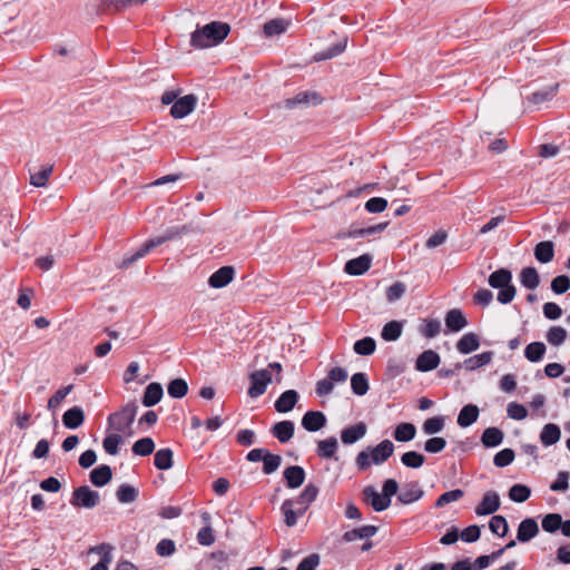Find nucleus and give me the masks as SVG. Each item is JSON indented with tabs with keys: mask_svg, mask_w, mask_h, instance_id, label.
Masks as SVG:
<instances>
[{
	"mask_svg": "<svg viewBox=\"0 0 570 570\" xmlns=\"http://www.w3.org/2000/svg\"><path fill=\"white\" fill-rule=\"evenodd\" d=\"M542 529L548 533H554L562 527V517L559 513H549L542 518Z\"/></svg>",
	"mask_w": 570,
	"mask_h": 570,
	"instance_id": "79ce46f5",
	"label": "nucleus"
},
{
	"mask_svg": "<svg viewBox=\"0 0 570 570\" xmlns=\"http://www.w3.org/2000/svg\"><path fill=\"white\" fill-rule=\"evenodd\" d=\"M85 422V412L80 406L67 410L62 415V423L67 429H78Z\"/></svg>",
	"mask_w": 570,
	"mask_h": 570,
	"instance_id": "a211bd4d",
	"label": "nucleus"
},
{
	"mask_svg": "<svg viewBox=\"0 0 570 570\" xmlns=\"http://www.w3.org/2000/svg\"><path fill=\"white\" fill-rule=\"evenodd\" d=\"M185 227L178 228H169L165 233H163L159 236L153 237L149 240H147L139 249H137L135 253L126 256L122 258V261L119 263L120 268H126L137 262L138 259L142 258L145 255H147L151 249L156 248L157 246L169 242L178 236H180L183 233H185Z\"/></svg>",
	"mask_w": 570,
	"mask_h": 570,
	"instance_id": "20e7f679",
	"label": "nucleus"
},
{
	"mask_svg": "<svg viewBox=\"0 0 570 570\" xmlns=\"http://www.w3.org/2000/svg\"><path fill=\"white\" fill-rule=\"evenodd\" d=\"M567 331L561 326L551 327L546 335L548 343L553 346H560L563 344L567 340Z\"/></svg>",
	"mask_w": 570,
	"mask_h": 570,
	"instance_id": "864d4df0",
	"label": "nucleus"
},
{
	"mask_svg": "<svg viewBox=\"0 0 570 570\" xmlns=\"http://www.w3.org/2000/svg\"><path fill=\"white\" fill-rule=\"evenodd\" d=\"M173 456L170 449H160L155 454L154 464L158 470H169L173 466Z\"/></svg>",
	"mask_w": 570,
	"mask_h": 570,
	"instance_id": "4c0bfd02",
	"label": "nucleus"
},
{
	"mask_svg": "<svg viewBox=\"0 0 570 570\" xmlns=\"http://www.w3.org/2000/svg\"><path fill=\"white\" fill-rule=\"evenodd\" d=\"M416 429L412 423H400L393 433L397 442H409L415 438Z\"/></svg>",
	"mask_w": 570,
	"mask_h": 570,
	"instance_id": "e433bc0d",
	"label": "nucleus"
},
{
	"mask_svg": "<svg viewBox=\"0 0 570 570\" xmlns=\"http://www.w3.org/2000/svg\"><path fill=\"white\" fill-rule=\"evenodd\" d=\"M73 390V385H67L59 389L49 400L47 407L49 411L55 412L63 402V400L69 395V393Z\"/></svg>",
	"mask_w": 570,
	"mask_h": 570,
	"instance_id": "a19ab883",
	"label": "nucleus"
},
{
	"mask_svg": "<svg viewBox=\"0 0 570 570\" xmlns=\"http://www.w3.org/2000/svg\"><path fill=\"white\" fill-rule=\"evenodd\" d=\"M250 386L248 389V395L252 399H256L263 395L267 386L272 383V374L268 368H263L253 372L249 375Z\"/></svg>",
	"mask_w": 570,
	"mask_h": 570,
	"instance_id": "423d86ee",
	"label": "nucleus"
},
{
	"mask_svg": "<svg viewBox=\"0 0 570 570\" xmlns=\"http://www.w3.org/2000/svg\"><path fill=\"white\" fill-rule=\"evenodd\" d=\"M479 414L480 410L476 405L466 404L461 409L458 415L456 423L461 428H468L472 425L474 422H476Z\"/></svg>",
	"mask_w": 570,
	"mask_h": 570,
	"instance_id": "4be33fe9",
	"label": "nucleus"
},
{
	"mask_svg": "<svg viewBox=\"0 0 570 570\" xmlns=\"http://www.w3.org/2000/svg\"><path fill=\"white\" fill-rule=\"evenodd\" d=\"M351 387L354 394L363 396L368 392V381L364 373H355L351 377Z\"/></svg>",
	"mask_w": 570,
	"mask_h": 570,
	"instance_id": "58836bf2",
	"label": "nucleus"
},
{
	"mask_svg": "<svg viewBox=\"0 0 570 570\" xmlns=\"http://www.w3.org/2000/svg\"><path fill=\"white\" fill-rule=\"evenodd\" d=\"M116 495L119 502L131 503L137 499L138 491L130 484H121L118 488Z\"/></svg>",
	"mask_w": 570,
	"mask_h": 570,
	"instance_id": "6e6d98bb",
	"label": "nucleus"
},
{
	"mask_svg": "<svg viewBox=\"0 0 570 570\" xmlns=\"http://www.w3.org/2000/svg\"><path fill=\"white\" fill-rule=\"evenodd\" d=\"M294 423L292 421H281L272 428V434L282 443L288 442L294 435Z\"/></svg>",
	"mask_w": 570,
	"mask_h": 570,
	"instance_id": "5701e85b",
	"label": "nucleus"
},
{
	"mask_svg": "<svg viewBox=\"0 0 570 570\" xmlns=\"http://www.w3.org/2000/svg\"><path fill=\"white\" fill-rule=\"evenodd\" d=\"M53 166L48 165L42 167L39 171L31 174L30 176V184L35 187H45L47 185V181L52 174Z\"/></svg>",
	"mask_w": 570,
	"mask_h": 570,
	"instance_id": "603ef678",
	"label": "nucleus"
},
{
	"mask_svg": "<svg viewBox=\"0 0 570 570\" xmlns=\"http://www.w3.org/2000/svg\"><path fill=\"white\" fill-rule=\"evenodd\" d=\"M570 288V278L567 275H560L552 279L551 289L556 294H563Z\"/></svg>",
	"mask_w": 570,
	"mask_h": 570,
	"instance_id": "774afa93",
	"label": "nucleus"
},
{
	"mask_svg": "<svg viewBox=\"0 0 570 570\" xmlns=\"http://www.w3.org/2000/svg\"><path fill=\"white\" fill-rule=\"evenodd\" d=\"M387 227V223H380L366 228H352L347 233L342 234L340 237L360 238L367 237L374 234L382 233Z\"/></svg>",
	"mask_w": 570,
	"mask_h": 570,
	"instance_id": "c756f323",
	"label": "nucleus"
},
{
	"mask_svg": "<svg viewBox=\"0 0 570 570\" xmlns=\"http://www.w3.org/2000/svg\"><path fill=\"white\" fill-rule=\"evenodd\" d=\"M401 462L406 468L419 469L424 464L425 458L416 451H409L401 456Z\"/></svg>",
	"mask_w": 570,
	"mask_h": 570,
	"instance_id": "37998d69",
	"label": "nucleus"
},
{
	"mask_svg": "<svg viewBox=\"0 0 570 570\" xmlns=\"http://www.w3.org/2000/svg\"><path fill=\"white\" fill-rule=\"evenodd\" d=\"M521 284L529 289H535L540 284L538 271L534 267H525L520 273Z\"/></svg>",
	"mask_w": 570,
	"mask_h": 570,
	"instance_id": "c9c22d12",
	"label": "nucleus"
},
{
	"mask_svg": "<svg viewBox=\"0 0 570 570\" xmlns=\"http://www.w3.org/2000/svg\"><path fill=\"white\" fill-rule=\"evenodd\" d=\"M363 501L376 512L386 510L391 505V499L379 493L372 485L365 487L362 491Z\"/></svg>",
	"mask_w": 570,
	"mask_h": 570,
	"instance_id": "6e6552de",
	"label": "nucleus"
},
{
	"mask_svg": "<svg viewBox=\"0 0 570 570\" xmlns=\"http://www.w3.org/2000/svg\"><path fill=\"white\" fill-rule=\"evenodd\" d=\"M367 426L364 422H358L342 430L341 440L344 444L350 445L363 439L366 434Z\"/></svg>",
	"mask_w": 570,
	"mask_h": 570,
	"instance_id": "2eb2a0df",
	"label": "nucleus"
},
{
	"mask_svg": "<svg viewBox=\"0 0 570 570\" xmlns=\"http://www.w3.org/2000/svg\"><path fill=\"white\" fill-rule=\"evenodd\" d=\"M503 432L498 428H488L483 431L481 441L485 448H494L502 443Z\"/></svg>",
	"mask_w": 570,
	"mask_h": 570,
	"instance_id": "72a5a7b5",
	"label": "nucleus"
},
{
	"mask_svg": "<svg viewBox=\"0 0 570 570\" xmlns=\"http://www.w3.org/2000/svg\"><path fill=\"white\" fill-rule=\"evenodd\" d=\"M531 491L527 485L514 484L509 490V498L518 503H522L530 498Z\"/></svg>",
	"mask_w": 570,
	"mask_h": 570,
	"instance_id": "13d9d810",
	"label": "nucleus"
},
{
	"mask_svg": "<svg viewBox=\"0 0 570 570\" xmlns=\"http://www.w3.org/2000/svg\"><path fill=\"white\" fill-rule=\"evenodd\" d=\"M298 393L295 390H287L281 394V396L275 402V410L279 413H287L292 411L297 401Z\"/></svg>",
	"mask_w": 570,
	"mask_h": 570,
	"instance_id": "f3484780",
	"label": "nucleus"
},
{
	"mask_svg": "<svg viewBox=\"0 0 570 570\" xmlns=\"http://www.w3.org/2000/svg\"><path fill=\"white\" fill-rule=\"evenodd\" d=\"M337 450V440L335 438H328L326 440L318 441L317 452L323 458H332Z\"/></svg>",
	"mask_w": 570,
	"mask_h": 570,
	"instance_id": "4d7b16f0",
	"label": "nucleus"
},
{
	"mask_svg": "<svg viewBox=\"0 0 570 570\" xmlns=\"http://www.w3.org/2000/svg\"><path fill=\"white\" fill-rule=\"evenodd\" d=\"M539 532L538 523L534 519H524L518 528L517 539L520 542H528L533 539Z\"/></svg>",
	"mask_w": 570,
	"mask_h": 570,
	"instance_id": "aec40b11",
	"label": "nucleus"
},
{
	"mask_svg": "<svg viewBox=\"0 0 570 570\" xmlns=\"http://www.w3.org/2000/svg\"><path fill=\"white\" fill-rule=\"evenodd\" d=\"M376 343L372 337H364L354 343L353 350L358 355H371L375 352Z\"/></svg>",
	"mask_w": 570,
	"mask_h": 570,
	"instance_id": "c03bdc74",
	"label": "nucleus"
},
{
	"mask_svg": "<svg viewBox=\"0 0 570 570\" xmlns=\"http://www.w3.org/2000/svg\"><path fill=\"white\" fill-rule=\"evenodd\" d=\"M480 347V340L475 333L464 334L456 343V348L461 354H470Z\"/></svg>",
	"mask_w": 570,
	"mask_h": 570,
	"instance_id": "a878e982",
	"label": "nucleus"
},
{
	"mask_svg": "<svg viewBox=\"0 0 570 570\" xmlns=\"http://www.w3.org/2000/svg\"><path fill=\"white\" fill-rule=\"evenodd\" d=\"M508 416L513 420H524L528 415L527 409L517 402H510L507 406Z\"/></svg>",
	"mask_w": 570,
	"mask_h": 570,
	"instance_id": "69168bd1",
	"label": "nucleus"
},
{
	"mask_svg": "<svg viewBox=\"0 0 570 570\" xmlns=\"http://www.w3.org/2000/svg\"><path fill=\"white\" fill-rule=\"evenodd\" d=\"M464 495V492L460 489L451 490L444 492L435 502L436 508H442L449 503L455 502L460 500Z\"/></svg>",
	"mask_w": 570,
	"mask_h": 570,
	"instance_id": "e2e57ef3",
	"label": "nucleus"
},
{
	"mask_svg": "<svg viewBox=\"0 0 570 570\" xmlns=\"http://www.w3.org/2000/svg\"><path fill=\"white\" fill-rule=\"evenodd\" d=\"M377 532V528L375 525H363L350 531H346L342 535V540L344 542H354L356 540H370Z\"/></svg>",
	"mask_w": 570,
	"mask_h": 570,
	"instance_id": "dca6fc26",
	"label": "nucleus"
},
{
	"mask_svg": "<svg viewBox=\"0 0 570 570\" xmlns=\"http://www.w3.org/2000/svg\"><path fill=\"white\" fill-rule=\"evenodd\" d=\"M500 508V497L494 491H488L483 494L481 502L475 507L478 515H489Z\"/></svg>",
	"mask_w": 570,
	"mask_h": 570,
	"instance_id": "9d476101",
	"label": "nucleus"
},
{
	"mask_svg": "<svg viewBox=\"0 0 570 570\" xmlns=\"http://www.w3.org/2000/svg\"><path fill=\"white\" fill-rule=\"evenodd\" d=\"M198 98L193 95L179 97L170 108V115L175 119H181L191 114L197 105Z\"/></svg>",
	"mask_w": 570,
	"mask_h": 570,
	"instance_id": "0eeeda50",
	"label": "nucleus"
},
{
	"mask_svg": "<svg viewBox=\"0 0 570 570\" xmlns=\"http://www.w3.org/2000/svg\"><path fill=\"white\" fill-rule=\"evenodd\" d=\"M422 429L426 435L436 434L444 429V419L441 416L430 417L423 423Z\"/></svg>",
	"mask_w": 570,
	"mask_h": 570,
	"instance_id": "bf43d9fd",
	"label": "nucleus"
},
{
	"mask_svg": "<svg viewBox=\"0 0 570 570\" xmlns=\"http://www.w3.org/2000/svg\"><path fill=\"white\" fill-rule=\"evenodd\" d=\"M155 450V443L151 438H142L136 441L132 445V452L136 455L147 456Z\"/></svg>",
	"mask_w": 570,
	"mask_h": 570,
	"instance_id": "de8ad7c7",
	"label": "nucleus"
},
{
	"mask_svg": "<svg viewBox=\"0 0 570 570\" xmlns=\"http://www.w3.org/2000/svg\"><path fill=\"white\" fill-rule=\"evenodd\" d=\"M124 441V435L110 431V433L104 439L102 446L104 450L110 454L116 455L118 453V446Z\"/></svg>",
	"mask_w": 570,
	"mask_h": 570,
	"instance_id": "ea45409f",
	"label": "nucleus"
},
{
	"mask_svg": "<svg viewBox=\"0 0 570 570\" xmlns=\"http://www.w3.org/2000/svg\"><path fill=\"white\" fill-rule=\"evenodd\" d=\"M445 325L449 331L459 332L468 325V321L461 309L453 308L445 315Z\"/></svg>",
	"mask_w": 570,
	"mask_h": 570,
	"instance_id": "412c9836",
	"label": "nucleus"
},
{
	"mask_svg": "<svg viewBox=\"0 0 570 570\" xmlns=\"http://www.w3.org/2000/svg\"><path fill=\"white\" fill-rule=\"evenodd\" d=\"M372 257L368 254H363L356 258L350 259L344 267V271L350 275H362L370 269Z\"/></svg>",
	"mask_w": 570,
	"mask_h": 570,
	"instance_id": "4468645a",
	"label": "nucleus"
},
{
	"mask_svg": "<svg viewBox=\"0 0 570 570\" xmlns=\"http://www.w3.org/2000/svg\"><path fill=\"white\" fill-rule=\"evenodd\" d=\"M138 411L136 402H129L118 411L111 413L107 419L108 430L124 436H132V423Z\"/></svg>",
	"mask_w": 570,
	"mask_h": 570,
	"instance_id": "f03ea898",
	"label": "nucleus"
},
{
	"mask_svg": "<svg viewBox=\"0 0 570 570\" xmlns=\"http://www.w3.org/2000/svg\"><path fill=\"white\" fill-rule=\"evenodd\" d=\"M441 331V323L438 320H424V325L420 328L422 335L428 338H433L439 335Z\"/></svg>",
	"mask_w": 570,
	"mask_h": 570,
	"instance_id": "680f3d73",
	"label": "nucleus"
},
{
	"mask_svg": "<svg viewBox=\"0 0 570 570\" xmlns=\"http://www.w3.org/2000/svg\"><path fill=\"white\" fill-rule=\"evenodd\" d=\"M167 391L171 397L181 399L188 392V384L183 379H175L168 384Z\"/></svg>",
	"mask_w": 570,
	"mask_h": 570,
	"instance_id": "8fccbe9b",
	"label": "nucleus"
},
{
	"mask_svg": "<svg viewBox=\"0 0 570 570\" xmlns=\"http://www.w3.org/2000/svg\"><path fill=\"white\" fill-rule=\"evenodd\" d=\"M317 102V96L315 94L301 92L292 99L286 100L287 108H295L296 106H307Z\"/></svg>",
	"mask_w": 570,
	"mask_h": 570,
	"instance_id": "3c124183",
	"label": "nucleus"
},
{
	"mask_svg": "<svg viewBox=\"0 0 570 570\" xmlns=\"http://www.w3.org/2000/svg\"><path fill=\"white\" fill-rule=\"evenodd\" d=\"M557 86L548 87L532 94L531 101L535 105L551 100L556 95Z\"/></svg>",
	"mask_w": 570,
	"mask_h": 570,
	"instance_id": "0e129e2a",
	"label": "nucleus"
},
{
	"mask_svg": "<svg viewBox=\"0 0 570 570\" xmlns=\"http://www.w3.org/2000/svg\"><path fill=\"white\" fill-rule=\"evenodd\" d=\"M492 357L493 352H483L466 358L460 366L464 367L466 371H474L479 367L488 365L492 361Z\"/></svg>",
	"mask_w": 570,
	"mask_h": 570,
	"instance_id": "7c9ffc66",
	"label": "nucleus"
},
{
	"mask_svg": "<svg viewBox=\"0 0 570 570\" xmlns=\"http://www.w3.org/2000/svg\"><path fill=\"white\" fill-rule=\"evenodd\" d=\"M227 23L214 21L191 33L190 43L198 49H206L222 42L229 33Z\"/></svg>",
	"mask_w": 570,
	"mask_h": 570,
	"instance_id": "f257e3e1",
	"label": "nucleus"
},
{
	"mask_svg": "<svg viewBox=\"0 0 570 570\" xmlns=\"http://www.w3.org/2000/svg\"><path fill=\"white\" fill-rule=\"evenodd\" d=\"M317 494L318 488L309 483L298 497L286 501L293 503V507L297 508L298 513H305L309 505L315 501Z\"/></svg>",
	"mask_w": 570,
	"mask_h": 570,
	"instance_id": "1a4fd4ad",
	"label": "nucleus"
},
{
	"mask_svg": "<svg viewBox=\"0 0 570 570\" xmlns=\"http://www.w3.org/2000/svg\"><path fill=\"white\" fill-rule=\"evenodd\" d=\"M402 334V325L397 321H391L383 326L382 338L390 342L396 341Z\"/></svg>",
	"mask_w": 570,
	"mask_h": 570,
	"instance_id": "a18cd8bd",
	"label": "nucleus"
},
{
	"mask_svg": "<svg viewBox=\"0 0 570 570\" xmlns=\"http://www.w3.org/2000/svg\"><path fill=\"white\" fill-rule=\"evenodd\" d=\"M423 497V491L416 483L405 484L397 497L402 504H411Z\"/></svg>",
	"mask_w": 570,
	"mask_h": 570,
	"instance_id": "393cba45",
	"label": "nucleus"
},
{
	"mask_svg": "<svg viewBox=\"0 0 570 570\" xmlns=\"http://www.w3.org/2000/svg\"><path fill=\"white\" fill-rule=\"evenodd\" d=\"M100 502V495L97 491L83 485L73 490L70 503L75 508L92 509Z\"/></svg>",
	"mask_w": 570,
	"mask_h": 570,
	"instance_id": "39448f33",
	"label": "nucleus"
},
{
	"mask_svg": "<svg viewBox=\"0 0 570 570\" xmlns=\"http://www.w3.org/2000/svg\"><path fill=\"white\" fill-rule=\"evenodd\" d=\"M394 452V444L390 440H383L374 448H367L361 451L355 459V464L360 471H366L372 464L381 465Z\"/></svg>",
	"mask_w": 570,
	"mask_h": 570,
	"instance_id": "7ed1b4c3",
	"label": "nucleus"
},
{
	"mask_svg": "<svg viewBox=\"0 0 570 570\" xmlns=\"http://www.w3.org/2000/svg\"><path fill=\"white\" fill-rule=\"evenodd\" d=\"M514 460V452L511 449H503L494 455L493 462L497 466L503 468L512 463Z\"/></svg>",
	"mask_w": 570,
	"mask_h": 570,
	"instance_id": "338daca9",
	"label": "nucleus"
},
{
	"mask_svg": "<svg viewBox=\"0 0 570 570\" xmlns=\"http://www.w3.org/2000/svg\"><path fill=\"white\" fill-rule=\"evenodd\" d=\"M112 547L107 543H102L89 549V553H97L100 556V560L91 567L90 570H108L112 562L111 554Z\"/></svg>",
	"mask_w": 570,
	"mask_h": 570,
	"instance_id": "f8f14e48",
	"label": "nucleus"
},
{
	"mask_svg": "<svg viewBox=\"0 0 570 570\" xmlns=\"http://www.w3.org/2000/svg\"><path fill=\"white\" fill-rule=\"evenodd\" d=\"M235 277L233 266H223L210 275L208 284L213 288H223L227 286Z\"/></svg>",
	"mask_w": 570,
	"mask_h": 570,
	"instance_id": "9b49d317",
	"label": "nucleus"
},
{
	"mask_svg": "<svg viewBox=\"0 0 570 570\" xmlns=\"http://www.w3.org/2000/svg\"><path fill=\"white\" fill-rule=\"evenodd\" d=\"M289 24L288 20L282 18L273 19L264 24V33L267 37L279 36L288 29Z\"/></svg>",
	"mask_w": 570,
	"mask_h": 570,
	"instance_id": "f704fd0d",
	"label": "nucleus"
},
{
	"mask_svg": "<svg viewBox=\"0 0 570 570\" xmlns=\"http://www.w3.org/2000/svg\"><path fill=\"white\" fill-rule=\"evenodd\" d=\"M490 530L499 537H504L508 533V522L502 515H494L489 522Z\"/></svg>",
	"mask_w": 570,
	"mask_h": 570,
	"instance_id": "052dcab7",
	"label": "nucleus"
},
{
	"mask_svg": "<svg viewBox=\"0 0 570 570\" xmlns=\"http://www.w3.org/2000/svg\"><path fill=\"white\" fill-rule=\"evenodd\" d=\"M554 246L550 240L540 242L534 247V257L539 263L547 264L553 259Z\"/></svg>",
	"mask_w": 570,
	"mask_h": 570,
	"instance_id": "cd10ccee",
	"label": "nucleus"
},
{
	"mask_svg": "<svg viewBox=\"0 0 570 570\" xmlns=\"http://www.w3.org/2000/svg\"><path fill=\"white\" fill-rule=\"evenodd\" d=\"M561 439V430L554 423L546 424L540 433V441L544 446H550L558 443Z\"/></svg>",
	"mask_w": 570,
	"mask_h": 570,
	"instance_id": "b1692460",
	"label": "nucleus"
},
{
	"mask_svg": "<svg viewBox=\"0 0 570 570\" xmlns=\"http://www.w3.org/2000/svg\"><path fill=\"white\" fill-rule=\"evenodd\" d=\"M326 424V416L320 411H308L302 417V426L308 432H316Z\"/></svg>",
	"mask_w": 570,
	"mask_h": 570,
	"instance_id": "ddd939ff",
	"label": "nucleus"
},
{
	"mask_svg": "<svg viewBox=\"0 0 570 570\" xmlns=\"http://www.w3.org/2000/svg\"><path fill=\"white\" fill-rule=\"evenodd\" d=\"M111 478H112V471H111L110 466L106 465V464L100 465L90 472V481L96 487L106 485L107 483H109Z\"/></svg>",
	"mask_w": 570,
	"mask_h": 570,
	"instance_id": "2f4dec72",
	"label": "nucleus"
},
{
	"mask_svg": "<svg viewBox=\"0 0 570 570\" xmlns=\"http://www.w3.org/2000/svg\"><path fill=\"white\" fill-rule=\"evenodd\" d=\"M544 353L546 345L542 342L530 343L524 350V355L530 362H539Z\"/></svg>",
	"mask_w": 570,
	"mask_h": 570,
	"instance_id": "49530a36",
	"label": "nucleus"
},
{
	"mask_svg": "<svg viewBox=\"0 0 570 570\" xmlns=\"http://www.w3.org/2000/svg\"><path fill=\"white\" fill-rule=\"evenodd\" d=\"M164 391L159 383H150L144 393L142 403L145 406L150 407L156 405L163 397Z\"/></svg>",
	"mask_w": 570,
	"mask_h": 570,
	"instance_id": "c85d7f7f",
	"label": "nucleus"
},
{
	"mask_svg": "<svg viewBox=\"0 0 570 570\" xmlns=\"http://www.w3.org/2000/svg\"><path fill=\"white\" fill-rule=\"evenodd\" d=\"M489 285L493 288L507 287L512 283V274L505 268H500L489 276Z\"/></svg>",
	"mask_w": 570,
	"mask_h": 570,
	"instance_id": "473e14b6",
	"label": "nucleus"
},
{
	"mask_svg": "<svg viewBox=\"0 0 570 570\" xmlns=\"http://www.w3.org/2000/svg\"><path fill=\"white\" fill-rule=\"evenodd\" d=\"M284 478L287 482V485L292 489H296L304 483L305 480V471L303 468L297 465H292L285 469Z\"/></svg>",
	"mask_w": 570,
	"mask_h": 570,
	"instance_id": "bb28decb",
	"label": "nucleus"
},
{
	"mask_svg": "<svg viewBox=\"0 0 570 570\" xmlns=\"http://www.w3.org/2000/svg\"><path fill=\"white\" fill-rule=\"evenodd\" d=\"M440 364V356L432 350L424 351L416 360V370L428 372L436 368Z\"/></svg>",
	"mask_w": 570,
	"mask_h": 570,
	"instance_id": "6ab92c4d",
	"label": "nucleus"
},
{
	"mask_svg": "<svg viewBox=\"0 0 570 570\" xmlns=\"http://www.w3.org/2000/svg\"><path fill=\"white\" fill-rule=\"evenodd\" d=\"M346 45H347V39L344 38L340 42H337L335 46L330 48L327 51H322V52L316 53L314 56V60L322 61V60H326V59L336 57L345 50Z\"/></svg>",
	"mask_w": 570,
	"mask_h": 570,
	"instance_id": "5fc2aeb1",
	"label": "nucleus"
},
{
	"mask_svg": "<svg viewBox=\"0 0 570 570\" xmlns=\"http://www.w3.org/2000/svg\"><path fill=\"white\" fill-rule=\"evenodd\" d=\"M284 514V522L287 527H294L297 523V519L304 513H298L297 508L293 507V503L284 501L281 508Z\"/></svg>",
	"mask_w": 570,
	"mask_h": 570,
	"instance_id": "09e8293b",
	"label": "nucleus"
}]
</instances>
